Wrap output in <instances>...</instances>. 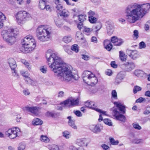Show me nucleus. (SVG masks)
<instances>
[{"label":"nucleus","mask_w":150,"mask_h":150,"mask_svg":"<svg viewBox=\"0 0 150 150\" xmlns=\"http://www.w3.org/2000/svg\"><path fill=\"white\" fill-rule=\"evenodd\" d=\"M46 57L49 67L61 81L68 82L78 79L77 75L73 74L71 67L63 63L57 52L49 49L46 52Z\"/></svg>","instance_id":"1"},{"label":"nucleus","mask_w":150,"mask_h":150,"mask_svg":"<svg viewBox=\"0 0 150 150\" xmlns=\"http://www.w3.org/2000/svg\"><path fill=\"white\" fill-rule=\"evenodd\" d=\"M150 10V4H138L134 3L126 8V19L130 23H135L143 17Z\"/></svg>","instance_id":"2"},{"label":"nucleus","mask_w":150,"mask_h":150,"mask_svg":"<svg viewBox=\"0 0 150 150\" xmlns=\"http://www.w3.org/2000/svg\"><path fill=\"white\" fill-rule=\"evenodd\" d=\"M52 32V28L50 27L44 25L39 26L36 31L38 39L42 42L49 40Z\"/></svg>","instance_id":"3"},{"label":"nucleus","mask_w":150,"mask_h":150,"mask_svg":"<svg viewBox=\"0 0 150 150\" xmlns=\"http://www.w3.org/2000/svg\"><path fill=\"white\" fill-rule=\"evenodd\" d=\"M21 44L22 45L21 51L25 53H29L36 47L34 39L30 35H28L22 40Z\"/></svg>","instance_id":"4"},{"label":"nucleus","mask_w":150,"mask_h":150,"mask_svg":"<svg viewBox=\"0 0 150 150\" xmlns=\"http://www.w3.org/2000/svg\"><path fill=\"white\" fill-rule=\"evenodd\" d=\"M18 32L16 29H9L7 30H4L1 32V35L4 40L9 45L14 44L16 41V36Z\"/></svg>","instance_id":"5"},{"label":"nucleus","mask_w":150,"mask_h":150,"mask_svg":"<svg viewBox=\"0 0 150 150\" xmlns=\"http://www.w3.org/2000/svg\"><path fill=\"white\" fill-rule=\"evenodd\" d=\"M114 104L117 108H113L112 114L113 117L117 120L125 122V117L122 114H124L125 112V106L121 103L115 102Z\"/></svg>","instance_id":"6"},{"label":"nucleus","mask_w":150,"mask_h":150,"mask_svg":"<svg viewBox=\"0 0 150 150\" xmlns=\"http://www.w3.org/2000/svg\"><path fill=\"white\" fill-rule=\"evenodd\" d=\"M82 76L84 82L92 86L95 85L98 82L97 79L95 75L89 71H84Z\"/></svg>","instance_id":"7"},{"label":"nucleus","mask_w":150,"mask_h":150,"mask_svg":"<svg viewBox=\"0 0 150 150\" xmlns=\"http://www.w3.org/2000/svg\"><path fill=\"white\" fill-rule=\"evenodd\" d=\"M15 16L17 23L20 25L32 18L31 15L25 11H19L16 14Z\"/></svg>","instance_id":"8"},{"label":"nucleus","mask_w":150,"mask_h":150,"mask_svg":"<svg viewBox=\"0 0 150 150\" xmlns=\"http://www.w3.org/2000/svg\"><path fill=\"white\" fill-rule=\"evenodd\" d=\"M8 63L11 69L13 75L16 78H18L19 76L16 70L17 65L15 61L13 58H10L8 60Z\"/></svg>","instance_id":"9"},{"label":"nucleus","mask_w":150,"mask_h":150,"mask_svg":"<svg viewBox=\"0 0 150 150\" xmlns=\"http://www.w3.org/2000/svg\"><path fill=\"white\" fill-rule=\"evenodd\" d=\"M24 108L25 110L31 112L33 115L35 116L39 115L40 113L38 107H30L27 106Z\"/></svg>","instance_id":"10"},{"label":"nucleus","mask_w":150,"mask_h":150,"mask_svg":"<svg viewBox=\"0 0 150 150\" xmlns=\"http://www.w3.org/2000/svg\"><path fill=\"white\" fill-rule=\"evenodd\" d=\"M126 53L132 59H135L139 57L138 52L136 50H131L127 49Z\"/></svg>","instance_id":"11"},{"label":"nucleus","mask_w":150,"mask_h":150,"mask_svg":"<svg viewBox=\"0 0 150 150\" xmlns=\"http://www.w3.org/2000/svg\"><path fill=\"white\" fill-rule=\"evenodd\" d=\"M125 73L124 71H121L119 73L115 79V82L118 84L121 83L125 76Z\"/></svg>","instance_id":"12"},{"label":"nucleus","mask_w":150,"mask_h":150,"mask_svg":"<svg viewBox=\"0 0 150 150\" xmlns=\"http://www.w3.org/2000/svg\"><path fill=\"white\" fill-rule=\"evenodd\" d=\"M107 33L108 35H110L114 31V25L113 23L110 22H108L106 24Z\"/></svg>","instance_id":"13"},{"label":"nucleus","mask_w":150,"mask_h":150,"mask_svg":"<svg viewBox=\"0 0 150 150\" xmlns=\"http://www.w3.org/2000/svg\"><path fill=\"white\" fill-rule=\"evenodd\" d=\"M125 69L127 71H130L134 69L135 66L133 62H128L125 64Z\"/></svg>","instance_id":"14"},{"label":"nucleus","mask_w":150,"mask_h":150,"mask_svg":"<svg viewBox=\"0 0 150 150\" xmlns=\"http://www.w3.org/2000/svg\"><path fill=\"white\" fill-rule=\"evenodd\" d=\"M77 144L79 146H87L88 145L87 140L85 138L77 139Z\"/></svg>","instance_id":"15"},{"label":"nucleus","mask_w":150,"mask_h":150,"mask_svg":"<svg viewBox=\"0 0 150 150\" xmlns=\"http://www.w3.org/2000/svg\"><path fill=\"white\" fill-rule=\"evenodd\" d=\"M104 45L105 48L108 51H110L112 47V45L110 43V41L108 40L104 41Z\"/></svg>","instance_id":"16"},{"label":"nucleus","mask_w":150,"mask_h":150,"mask_svg":"<svg viewBox=\"0 0 150 150\" xmlns=\"http://www.w3.org/2000/svg\"><path fill=\"white\" fill-rule=\"evenodd\" d=\"M85 105L87 107H89L91 109H93L96 111L97 109V106L93 102H88L87 101L85 103Z\"/></svg>","instance_id":"17"},{"label":"nucleus","mask_w":150,"mask_h":150,"mask_svg":"<svg viewBox=\"0 0 150 150\" xmlns=\"http://www.w3.org/2000/svg\"><path fill=\"white\" fill-rule=\"evenodd\" d=\"M91 130L94 133H98L101 131V129L98 125H92L90 127Z\"/></svg>","instance_id":"18"},{"label":"nucleus","mask_w":150,"mask_h":150,"mask_svg":"<svg viewBox=\"0 0 150 150\" xmlns=\"http://www.w3.org/2000/svg\"><path fill=\"white\" fill-rule=\"evenodd\" d=\"M8 129V131L6 132V134L7 135H8V134H11L10 133L14 134L15 135H18V133L20 132L19 129L18 128H15V129Z\"/></svg>","instance_id":"19"},{"label":"nucleus","mask_w":150,"mask_h":150,"mask_svg":"<svg viewBox=\"0 0 150 150\" xmlns=\"http://www.w3.org/2000/svg\"><path fill=\"white\" fill-rule=\"evenodd\" d=\"M134 74L137 76L139 77H143L145 73L142 70H136L134 72Z\"/></svg>","instance_id":"20"},{"label":"nucleus","mask_w":150,"mask_h":150,"mask_svg":"<svg viewBox=\"0 0 150 150\" xmlns=\"http://www.w3.org/2000/svg\"><path fill=\"white\" fill-rule=\"evenodd\" d=\"M46 3L45 0H39V1L38 7L41 10L45 9Z\"/></svg>","instance_id":"21"},{"label":"nucleus","mask_w":150,"mask_h":150,"mask_svg":"<svg viewBox=\"0 0 150 150\" xmlns=\"http://www.w3.org/2000/svg\"><path fill=\"white\" fill-rule=\"evenodd\" d=\"M9 4L14 5L17 3L21 4L22 2V0H6Z\"/></svg>","instance_id":"22"},{"label":"nucleus","mask_w":150,"mask_h":150,"mask_svg":"<svg viewBox=\"0 0 150 150\" xmlns=\"http://www.w3.org/2000/svg\"><path fill=\"white\" fill-rule=\"evenodd\" d=\"M119 53V58L120 60L122 62L125 61L127 59V55L122 51H120Z\"/></svg>","instance_id":"23"},{"label":"nucleus","mask_w":150,"mask_h":150,"mask_svg":"<svg viewBox=\"0 0 150 150\" xmlns=\"http://www.w3.org/2000/svg\"><path fill=\"white\" fill-rule=\"evenodd\" d=\"M5 16L3 14L0 12V28H2L3 26V22L5 20Z\"/></svg>","instance_id":"24"},{"label":"nucleus","mask_w":150,"mask_h":150,"mask_svg":"<svg viewBox=\"0 0 150 150\" xmlns=\"http://www.w3.org/2000/svg\"><path fill=\"white\" fill-rule=\"evenodd\" d=\"M54 21L56 25L58 27H60L62 25L61 20L58 17L54 18Z\"/></svg>","instance_id":"25"},{"label":"nucleus","mask_w":150,"mask_h":150,"mask_svg":"<svg viewBox=\"0 0 150 150\" xmlns=\"http://www.w3.org/2000/svg\"><path fill=\"white\" fill-rule=\"evenodd\" d=\"M33 124L34 125H41L42 124V121L41 120L36 118L33 121Z\"/></svg>","instance_id":"26"},{"label":"nucleus","mask_w":150,"mask_h":150,"mask_svg":"<svg viewBox=\"0 0 150 150\" xmlns=\"http://www.w3.org/2000/svg\"><path fill=\"white\" fill-rule=\"evenodd\" d=\"M62 104H64V105L66 106L70 107L72 106V100L71 98H70L64 101L63 102Z\"/></svg>","instance_id":"27"},{"label":"nucleus","mask_w":150,"mask_h":150,"mask_svg":"<svg viewBox=\"0 0 150 150\" xmlns=\"http://www.w3.org/2000/svg\"><path fill=\"white\" fill-rule=\"evenodd\" d=\"M54 6L57 12H60L63 9V6L62 5L60 4H55Z\"/></svg>","instance_id":"28"},{"label":"nucleus","mask_w":150,"mask_h":150,"mask_svg":"<svg viewBox=\"0 0 150 150\" xmlns=\"http://www.w3.org/2000/svg\"><path fill=\"white\" fill-rule=\"evenodd\" d=\"M21 62L22 63L24 64L25 67H27L29 70L31 69V66L30 64L25 59H22L21 60Z\"/></svg>","instance_id":"29"},{"label":"nucleus","mask_w":150,"mask_h":150,"mask_svg":"<svg viewBox=\"0 0 150 150\" xmlns=\"http://www.w3.org/2000/svg\"><path fill=\"white\" fill-rule=\"evenodd\" d=\"M72 39V38L71 36H67L64 37L63 40L65 43H67L70 42Z\"/></svg>","instance_id":"30"},{"label":"nucleus","mask_w":150,"mask_h":150,"mask_svg":"<svg viewBox=\"0 0 150 150\" xmlns=\"http://www.w3.org/2000/svg\"><path fill=\"white\" fill-rule=\"evenodd\" d=\"M40 140L42 142H48L50 141L49 139L46 136L42 135L41 136Z\"/></svg>","instance_id":"31"},{"label":"nucleus","mask_w":150,"mask_h":150,"mask_svg":"<svg viewBox=\"0 0 150 150\" xmlns=\"http://www.w3.org/2000/svg\"><path fill=\"white\" fill-rule=\"evenodd\" d=\"M109 140L110 142L112 145H117L119 143L118 141L115 140L113 138L111 137H110Z\"/></svg>","instance_id":"32"},{"label":"nucleus","mask_w":150,"mask_h":150,"mask_svg":"<svg viewBox=\"0 0 150 150\" xmlns=\"http://www.w3.org/2000/svg\"><path fill=\"white\" fill-rule=\"evenodd\" d=\"M60 13V16H62L64 17H67L68 16L69 12L67 10L64 9L62 10Z\"/></svg>","instance_id":"33"},{"label":"nucleus","mask_w":150,"mask_h":150,"mask_svg":"<svg viewBox=\"0 0 150 150\" xmlns=\"http://www.w3.org/2000/svg\"><path fill=\"white\" fill-rule=\"evenodd\" d=\"M95 28L96 29V32H97L102 27V24L100 22H96L95 26Z\"/></svg>","instance_id":"34"},{"label":"nucleus","mask_w":150,"mask_h":150,"mask_svg":"<svg viewBox=\"0 0 150 150\" xmlns=\"http://www.w3.org/2000/svg\"><path fill=\"white\" fill-rule=\"evenodd\" d=\"M71 49L73 51H74L75 52L77 53L79 52V47L77 45L74 44L72 45L71 47Z\"/></svg>","instance_id":"35"},{"label":"nucleus","mask_w":150,"mask_h":150,"mask_svg":"<svg viewBox=\"0 0 150 150\" xmlns=\"http://www.w3.org/2000/svg\"><path fill=\"white\" fill-rule=\"evenodd\" d=\"M86 16L84 15H80L78 16V19L80 22L82 23L86 20Z\"/></svg>","instance_id":"36"},{"label":"nucleus","mask_w":150,"mask_h":150,"mask_svg":"<svg viewBox=\"0 0 150 150\" xmlns=\"http://www.w3.org/2000/svg\"><path fill=\"white\" fill-rule=\"evenodd\" d=\"M25 144L24 143H21L19 144L18 147V150H24L25 148Z\"/></svg>","instance_id":"37"},{"label":"nucleus","mask_w":150,"mask_h":150,"mask_svg":"<svg viewBox=\"0 0 150 150\" xmlns=\"http://www.w3.org/2000/svg\"><path fill=\"white\" fill-rule=\"evenodd\" d=\"M105 124L109 126L112 125V123L110 120L108 119H105L103 120Z\"/></svg>","instance_id":"38"},{"label":"nucleus","mask_w":150,"mask_h":150,"mask_svg":"<svg viewBox=\"0 0 150 150\" xmlns=\"http://www.w3.org/2000/svg\"><path fill=\"white\" fill-rule=\"evenodd\" d=\"M21 74L24 77H27L29 75V73L27 71H26L25 70H22L21 71Z\"/></svg>","instance_id":"39"},{"label":"nucleus","mask_w":150,"mask_h":150,"mask_svg":"<svg viewBox=\"0 0 150 150\" xmlns=\"http://www.w3.org/2000/svg\"><path fill=\"white\" fill-rule=\"evenodd\" d=\"M112 98L115 99H117V95L116 91L115 90H113L112 91Z\"/></svg>","instance_id":"40"},{"label":"nucleus","mask_w":150,"mask_h":150,"mask_svg":"<svg viewBox=\"0 0 150 150\" xmlns=\"http://www.w3.org/2000/svg\"><path fill=\"white\" fill-rule=\"evenodd\" d=\"M89 21L90 22L92 23H94L96 22L97 19V18L95 17V16H93V17H90L88 18Z\"/></svg>","instance_id":"41"},{"label":"nucleus","mask_w":150,"mask_h":150,"mask_svg":"<svg viewBox=\"0 0 150 150\" xmlns=\"http://www.w3.org/2000/svg\"><path fill=\"white\" fill-rule=\"evenodd\" d=\"M141 90L142 88L140 87L137 86H135L133 89V92L134 93H136L137 91H140Z\"/></svg>","instance_id":"42"},{"label":"nucleus","mask_w":150,"mask_h":150,"mask_svg":"<svg viewBox=\"0 0 150 150\" xmlns=\"http://www.w3.org/2000/svg\"><path fill=\"white\" fill-rule=\"evenodd\" d=\"M132 125L133 127L136 129L138 130H140L142 129L141 127L138 124L136 123H133L132 124Z\"/></svg>","instance_id":"43"},{"label":"nucleus","mask_w":150,"mask_h":150,"mask_svg":"<svg viewBox=\"0 0 150 150\" xmlns=\"http://www.w3.org/2000/svg\"><path fill=\"white\" fill-rule=\"evenodd\" d=\"M69 125L74 129H76V126L74 124V121L73 120L69 121Z\"/></svg>","instance_id":"44"},{"label":"nucleus","mask_w":150,"mask_h":150,"mask_svg":"<svg viewBox=\"0 0 150 150\" xmlns=\"http://www.w3.org/2000/svg\"><path fill=\"white\" fill-rule=\"evenodd\" d=\"M123 42V41L122 39H118V40L116 41V43L115 44V45L120 46L122 44Z\"/></svg>","instance_id":"45"},{"label":"nucleus","mask_w":150,"mask_h":150,"mask_svg":"<svg viewBox=\"0 0 150 150\" xmlns=\"http://www.w3.org/2000/svg\"><path fill=\"white\" fill-rule=\"evenodd\" d=\"M72 106L77 105L79 103V100L78 99H75L71 98Z\"/></svg>","instance_id":"46"},{"label":"nucleus","mask_w":150,"mask_h":150,"mask_svg":"<svg viewBox=\"0 0 150 150\" xmlns=\"http://www.w3.org/2000/svg\"><path fill=\"white\" fill-rule=\"evenodd\" d=\"M50 150H59V147L56 145H53L51 146L50 149Z\"/></svg>","instance_id":"47"},{"label":"nucleus","mask_w":150,"mask_h":150,"mask_svg":"<svg viewBox=\"0 0 150 150\" xmlns=\"http://www.w3.org/2000/svg\"><path fill=\"white\" fill-rule=\"evenodd\" d=\"M74 113L78 117H81L82 116V114L81 112L78 110H74Z\"/></svg>","instance_id":"48"},{"label":"nucleus","mask_w":150,"mask_h":150,"mask_svg":"<svg viewBox=\"0 0 150 150\" xmlns=\"http://www.w3.org/2000/svg\"><path fill=\"white\" fill-rule=\"evenodd\" d=\"M88 18L95 16V13L94 11H92L90 10L88 13Z\"/></svg>","instance_id":"49"},{"label":"nucleus","mask_w":150,"mask_h":150,"mask_svg":"<svg viewBox=\"0 0 150 150\" xmlns=\"http://www.w3.org/2000/svg\"><path fill=\"white\" fill-rule=\"evenodd\" d=\"M117 37L115 36H114L111 38V42L115 44L116 43L117 41L118 40Z\"/></svg>","instance_id":"50"},{"label":"nucleus","mask_w":150,"mask_h":150,"mask_svg":"<svg viewBox=\"0 0 150 150\" xmlns=\"http://www.w3.org/2000/svg\"><path fill=\"white\" fill-rule=\"evenodd\" d=\"M146 47L145 43L143 42H141L139 44V47L140 49L144 48Z\"/></svg>","instance_id":"51"},{"label":"nucleus","mask_w":150,"mask_h":150,"mask_svg":"<svg viewBox=\"0 0 150 150\" xmlns=\"http://www.w3.org/2000/svg\"><path fill=\"white\" fill-rule=\"evenodd\" d=\"M145 101V99L144 98L142 97H140L136 100V103H141L143 101Z\"/></svg>","instance_id":"52"},{"label":"nucleus","mask_w":150,"mask_h":150,"mask_svg":"<svg viewBox=\"0 0 150 150\" xmlns=\"http://www.w3.org/2000/svg\"><path fill=\"white\" fill-rule=\"evenodd\" d=\"M63 135L67 139L69 138V133L67 131L63 133Z\"/></svg>","instance_id":"53"},{"label":"nucleus","mask_w":150,"mask_h":150,"mask_svg":"<svg viewBox=\"0 0 150 150\" xmlns=\"http://www.w3.org/2000/svg\"><path fill=\"white\" fill-rule=\"evenodd\" d=\"M40 70L43 73L45 74L47 72V68L43 66L41 67L40 68Z\"/></svg>","instance_id":"54"},{"label":"nucleus","mask_w":150,"mask_h":150,"mask_svg":"<svg viewBox=\"0 0 150 150\" xmlns=\"http://www.w3.org/2000/svg\"><path fill=\"white\" fill-rule=\"evenodd\" d=\"M23 93L25 96L29 95L30 94V92L28 89H25L23 91Z\"/></svg>","instance_id":"55"},{"label":"nucleus","mask_w":150,"mask_h":150,"mask_svg":"<svg viewBox=\"0 0 150 150\" xmlns=\"http://www.w3.org/2000/svg\"><path fill=\"white\" fill-rule=\"evenodd\" d=\"M101 147L103 149V150H109V147L105 144L102 145Z\"/></svg>","instance_id":"56"},{"label":"nucleus","mask_w":150,"mask_h":150,"mask_svg":"<svg viewBox=\"0 0 150 150\" xmlns=\"http://www.w3.org/2000/svg\"><path fill=\"white\" fill-rule=\"evenodd\" d=\"M150 113V106L147 108V109L144 112V114L145 115H148Z\"/></svg>","instance_id":"57"},{"label":"nucleus","mask_w":150,"mask_h":150,"mask_svg":"<svg viewBox=\"0 0 150 150\" xmlns=\"http://www.w3.org/2000/svg\"><path fill=\"white\" fill-rule=\"evenodd\" d=\"M11 134H8L7 135H8V136L11 139H13L15 138V137H16L18 136V135H15L14 134H12V133H10Z\"/></svg>","instance_id":"58"},{"label":"nucleus","mask_w":150,"mask_h":150,"mask_svg":"<svg viewBox=\"0 0 150 150\" xmlns=\"http://www.w3.org/2000/svg\"><path fill=\"white\" fill-rule=\"evenodd\" d=\"M110 65L112 67L114 68H116L117 67V65L115 64V61L112 62L111 63Z\"/></svg>","instance_id":"59"},{"label":"nucleus","mask_w":150,"mask_h":150,"mask_svg":"<svg viewBox=\"0 0 150 150\" xmlns=\"http://www.w3.org/2000/svg\"><path fill=\"white\" fill-rule=\"evenodd\" d=\"M45 9H46L47 11L51 12L52 11L51 8L50 7V6L48 5H45Z\"/></svg>","instance_id":"60"},{"label":"nucleus","mask_w":150,"mask_h":150,"mask_svg":"<svg viewBox=\"0 0 150 150\" xmlns=\"http://www.w3.org/2000/svg\"><path fill=\"white\" fill-rule=\"evenodd\" d=\"M64 92L62 91H60L58 93V97H62L64 96Z\"/></svg>","instance_id":"61"},{"label":"nucleus","mask_w":150,"mask_h":150,"mask_svg":"<svg viewBox=\"0 0 150 150\" xmlns=\"http://www.w3.org/2000/svg\"><path fill=\"white\" fill-rule=\"evenodd\" d=\"M91 41L96 43L97 42V39L96 37L93 36L91 38Z\"/></svg>","instance_id":"62"},{"label":"nucleus","mask_w":150,"mask_h":150,"mask_svg":"<svg viewBox=\"0 0 150 150\" xmlns=\"http://www.w3.org/2000/svg\"><path fill=\"white\" fill-rule=\"evenodd\" d=\"M106 74L108 76L111 75L112 74V71L109 69H108L105 72Z\"/></svg>","instance_id":"63"},{"label":"nucleus","mask_w":150,"mask_h":150,"mask_svg":"<svg viewBox=\"0 0 150 150\" xmlns=\"http://www.w3.org/2000/svg\"><path fill=\"white\" fill-rule=\"evenodd\" d=\"M89 57L86 55L82 54V58L86 60H87L88 59Z\"/></svg>","instance_id":"64"}]
</instances>
